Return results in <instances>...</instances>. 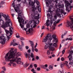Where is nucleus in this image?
Wrapping results in <instances>:
<instances>
[{"instance_id":"nucleus-1","label":"nucleus","mask_w":73,"mask_h":73,"mask_svg":"<svg viewBox=\"0 0 73 73\" xmlns=\"http://www.w3.org/2000/svg\"><path fill=\"white\" fill-rule=\"evenodd\" d=\"M14 48H11V50L10 51V53L9 55V52L7 53L6 54L5 56V60L6 61L8 62L10 61V63L11 64H12L15 61V52H14Z\"/></svg>"},{"instance_id":"nucleus-2","label":"nucleus","mask_w":73,"mask_h":73,"mask_svg":"<svg viewBox=\"0 0 73 73\" xmlns=\"http://www.w3.org/2000/svg\"><path fill=\"white\" fill-rule=\"evenodd\" d=\"M9 17L8 15H7V16L5 17V20H6V22L5 23L4 25H3L1 26L2 28H3L5 29V28H6L7 27H9V26H12V23L11 22V20L9 19Z\"/></svg>"},{"instance_id":"nucleus-3","label":"nucleus","mask_w":73,"mask_h":73,"mask_svg":"<svg viewBox=\"0 0 73 73\" xmlns=\"http://www.w3.org/2000/svg\"><path fill=\"white\" fill-rule=\"evenodd\" d=\"M69 2L70 3H72L73 1H72V0H71V1H69ZM64 3L65 4V7H66V11H67V12H70V10H69V8L70 9H72V8H73V6H70L71 5L70 3L69 2V1H67L66 0H65L64 1Z\"/></svg>"},{"instance_id":"nucleus-4","label":"nucleus","mask_w":73,"mask_h":73,"mask_svg":"<svg viewBox=\"0 0 73 73\" xmlns=\"http://www.w3.org/2000/svg\"><path fill=\"white\" fill-rule=\"evenodd\" d=\"M9 27V31L5 29L6 27H5V29L3 28L6 32V35H2V36H3V37H5V35L7 36V37H11L12 36L11 35H12V32L13 30V29L12 28V26H11V25Z\"/></svg>"},{"instance_id":"nucleus-5","label":"nucleus","mask_w":73,"mask_h":73,"mask_svg":"<svg viewBox=\"0 0 73 73\" xmlns=\"http://www.w3.org/2000/svg\"><path fill=\"white\" fill-rule=\"evenodd\" d=\"M52 16H51V17H50V19H51V20H50V28H53V29H54V30L56 29V28L54 27H56V24H57L56 23H53L54 25H52V27H51L52 24H53V21L54 20V19H52Z\"/></svg>"},{"instance_id":"nucleus-6","label":"nucleus","mask_w":73,"mask_h":73,"mask_svg":"<svg viewBox=\"0 0 73 73\" xmlns=\"http://www.w3.org/2000/svg\"><path fill=\"white\" fill-rule=\"evenodd\" d=\"M17 19L18 20L19 22L20 23V25L21 26V28H23L24 26V25L22 24H24V20L23 19V18H21L18 17L17 18ZM22 23V24H21Z\"/></svg>"},{"instance_id":"nucleus-7","label":"nucleus","mask_w":73,"mask_h":73,"mask_svg":"<svg viewBox=\"0 0 73 73\" xmlns=\"http://www.w3.org/2000/svg\"><path fill=\"white\" fill-rule=\"evenodd\" d=\"M15 62H17L18 64H21V65H23L24 63L23 62H21V58H19L18 59L16 57L15 59Z\"/></svg>"},{"instance_id":"nucleus-8","label":"nucleus","mask_w":73,"mask_h":73,"mask_svg":"<svg viewBox=\"0 0 73 73\" xmlns=\"http://www.w3.org/2000/svg\"><path fill=\"white\" fill-rule=\"evenodd\" d=\"M12 5L13 8H14L15 11L18 13V11L20 10V8H19V7H15V2H13V3L12 4Z\"/></svg>"},{"instance_id":"nucleus-9","label":"nucleus","mask_w":73,"mask_h":73,"mask_svg":"<svg viewBox=\"0 0 73 73\" xmlns=\"http://www.w3.org/2000/svg\"><path fill=\"white\" fill-rule=\"evenodd\" d=\"M53 38L54 39V40L52 41V42H55V41L56 42H58V39L57 38H56V37H50V38H49V39H50V40H52V38Z\"/></svg>"},{"instance_id":"nucleus-10","label":"nucleus","mask_w":73,"mask_h":73,"mask_svg":"<svg viewBox=\"0 0 73 73\" xmlns=\"http://www.w3.org/2000/svg\"><path fill=\"white\" fill-rule=\"evenodd\" d=\"M55 5L56 7L58 6L59 8H63L64 7V5L63 4H61L60 3H58V5L56 4Z\"/></svg>"},{"instance_id":"nucleus-11","label":"nucleus","mask_w":73,"mask_h":73,"mask_svg":"<svg viewBox=\"0 0 73 73\" xmlns=\"http://www.w3.org/2000/svg\"><path fill=\"white\" fill-rule=\"evenodd\" d=\"M1 37H0V38H1V40L0 43L1 44H4L5 42V40H6V39H5V38L2 39Z\"/></svg>"},{"instance_id":"nucleus-12","label":"nucleus","mask_w":73,"mask_h":73,"mask_svg":"<svg viewBox=\"0 0 73 73\" xmlns=\"http://www.w3.org/2000/svg\"><path fill=\"white\" fill-rule=\"evenodd\" d=\"M72 53L69 54V55L68 56V58H69L70 61H73V57L72 55Z\"/></svg>"},{"instance_id":"nucleus-13","label":"nucleus","mask_w":73,"mask_h":73,"mask_svg":"<svg viewBox=\"0 0 73 73\" xmlns=\"http://www.w3.org/2000/svg\"><path fill=\"white\" fill-rule=\"evenodd\" d=\"M15 58H16L17 57V54L18 55V56H21V53L20 52H18L17 54V49H15L14 50V51H15Z\"/></svg>"},{"instance_id":"nucleus-14","label":"nucleus","mask_w":73,"mask_h":73,"mask_svg":"<svg viewBox=\"0 0 73 73\" xmlns=\"http://www.w3.org/2000/svg\"><path fill=\"white\" fill-rule=\"evenodd\" d=\"M49 37H46L45 38H44L42 40L43 42H45L47 41L49 39Z\"/></svg>"},{"instance_id":"nucleus-15","label":"nucleus","mask_w":73,"mask_h":73,"mask_svg":"<svg viewBox=\"0 0 73 73\" xmlns=\"http://www.w3.org/2000/svg\"><path fill=\"white\" fill-rule=\"evenodd\" d=\"M49 49L50 50H52V52H53L54 50V46H50L49 48Z\"/></svg>"},{"instance_id":"nucleus-16","label":"nucleus","mask_w":73,"mask_h":73,"mask_svg":"<svg viewBox=\"0 0 73 73\" xmlns=\"http://www.w3.org/2000/svg\"><path fill=\"white\" fill-rule=\"evenodd\" d=\"M29 42L30 43L31 46V47H34V43L33 41L31 40H29Z\"/></svg>"},{"instance_id":"nucleus-17","label":"nucleus","mask_w":73,"mask_h":73,"mask_svg":"<svg viewBox=\"0 0 73 73\" xmlns=\"http://www.w3.org/2000/svg\"><path fill=\"white\" fill-rule=\"evenodd\" d=\"M29 64H30L29 63H27V62L25 64H24V67L25 68H27V67H28V66L29 65Z\"/></svg>"},{"instance_id":"nucleus-18","label":"nucleus","mask_w":73,"mask_h":73,"mask_svg":"<svg viewBox=\"0 0 73 73\" xmlns=\"http://www.w3.org/2000/svg\"><path fill=\"white\" fill-rule=\"evenodd\" d=\"M4 24V21L2 20H1V19H0V24L1 25H2V26H3V25H3Z\"/></svg>"},{"instance_id":"nucleus-19","label":"nucleus","mask_w":73,"mask_h":73,"mask_svg":"<svg viewBox=\"0 0 73 73\" xmlns=\"http://www.w3.org/2000/svg\"><path fill=\"white\" fill-rule=\"evenodd\" d=\"M13 45L14 46H16V45H18V44L17 43L15 42L13 43V42H12L11 43V45Z\"/></svg>"},{"instance_id":"nucleus-20","label":"nucleus","mask_w":73,"mask_h":73,"mask_svg":"<svg viewBox=\"0 0 73 73\" xmlns=\"http://www.w3.org/2000/svg\"><path fill=\"white\" fill-rule=\"evenodd\" d=\"M36 3V2H32V4L31 3V1H29V3L30 5H32L33 6V5H35V3Z\"/></svg>"},{"instance_id":"nucleus-21","label":"nucleus","mask_w":73,"mask_h":73,"mask_svg":"<svg viewBox=\"0 0 73 73\" xmlns=\"http://www.w3.org/2000/svg\"><path fill=\"white\" fill-rule=\"evenodd\" d=\"M40 16V15L38 14L37 16H35L34 17V19H36V20H37V19H38L39 18L38 17Z\"/></svg>"},{"instance_id":"nucleus-22","label":"nucleus","mask_w":73,"mask_h":73,"mask_svg":"<svg viewBox=\"0 0 73 73\" xmlns=\"http://www.w3.org/2000/svg\"><path fill=\"white\" fill-rule=\"evenodd\" d=\"M72 40H73V38L72 37H70V38H67L65 39L66 41H67V40H70V41H72Z\"/></svg>"},{"instance_id":"nucleus-23","label":"nucleus","mask_w":73,"mask_h":73,"mask_svg":"<svg viewBox=\"0 0 73 73\" xmlns=\"http://www.w3.org/2000/svg\"><path fill=\"white\" fill-rule=\"evenodd\" d=\"M33 28H31L29 29V30L28 31L29 32V33H32V31H33Z\"/></svg>"},{"instance_id":"nucleus-24","label":"nucleus","mask_w":73,"mask_h":73,"mask_svg":"<svg viewBox=\"0 0 73 73\" xmlns=\"http://www.w3.org/2000/svg\"><path fill=\"white\" fill-rule=\"evenodd\" d=\"M36 8H38V12H41V8H40V6H37L36 7Z\"/></svg>"},{"instance_id":"nucleus-25","label":"nucleus","mask_w":73,"mask_h":73,"mask_svg":"<svg viewBox=\"0 0 73 73\" xmlns=\"http://www.w3.org/2000/svg\"><path fill=\"white\" fill-rule=\"evenodd\" d=\"M19 49L20 50H21V51H22V50H23L22 47L20 45H19Z\"/></svg>"},{"instance_id":"nucleus-26","label":"nucleus","mask_w":73,"mask_h":73,"mask_svg":"<svg viewBox=\"0 0 73 73\" xmlns=\"http://www.w3.org/2000/svg\"><path fill=\"white\" fill-rule=\"evenodd\" d=\"M34 52H35V48H34V47H32L31 52L32 53H33Z\"/></svg>"},{"instance_id":"nucleus-27","label":"nucleus","mask_w":73,"mask_h":73,"mask_svg":"<svg viewBox=\"0 0 73 73\" xmlns=\"http://www.w3.org/2000/svg\"><path fill=\"white\" fill-rule=\"evenodd\" d=\"M52 0H45V1H47L48 3H52Z\"/></svg>"},{"instance_id":"nucleus-28","label":"nucleus","mask_w":73,"mask_h":73,"mask_svg":"<svg viewBox=\"0 0 73 73\" xmlns=\"http://www.w3.org/2000/svg\"><path fill=\"white\" fill-rule=\"evenodd\" d=\"M61 14H64V15H66V13L64 11H61Z\"/></svg>"},{"instance_id":"nucleus-29","label":"nucleus","mask_w":73,"mask_h":73,"mask_svg":"<svg viewBox=\"0 0 73 73\" xmlns=\"http://www.w3.org/2000/svg\"><path fill=\"white\" fill-rule=\"evenodd\" d=\"M66 34H67V32L66 31L65 33H64V34H63L61 35V37H63V36H65V35H66Z\"/></svg>"},{"instance_id":"nucleus-30","label":"nucleus","mask_w":73,"mask_h":73,"mask_svg":"<svg viewBox=\"0 0 73 73\" xmlns=\"http://www.w3.org/2000/svg\"><path fill=\"white\" fill-rule=\"evenodd\" d=\"M52 34L50 33L48 34L46 37H51L52 36Z\"/></svg>"},{"instance_id":"nucleus-31","label":"nucleus","mask_w":73,"mask_h":73,"mask_svg":"<svg viewBox=\"0 0 73 73\" xmlns=\"http://www.w3.org/2000/svg\"><path fill=\"white\" fill-rule=\"evenodd\" d=\"M56 15L59 18H61V14H60L59 13H56Z\"/></svg>"},{"instance_id":"nucleus-32","label":"nucleus","mask_w":73,"mask_h":73,"mask_svg":"<svg viewBox=\"0 0 73 73\" xmlns=\"http://www.w3.org/2000/svg\"><path fill=\"white\" fill-rule=\"evenodd\" d=\"M53 46L55 47H57V43H53Z\"/></svg>"},{"instance_id":"nucleus-33","label":"nucleus","mask_w":73,"mask_h":73,"mask_svg":"<svg viewBox=\"0 0 73 73\" xmlns=\"http://www.w3.org/2000/svg\"><path fill=\"white\" fill-rule=\"evenodd\" d=\"M31 17L32 18H33V20H34V17H35V14H32L31 15Z\"/></svg>"},{"instance_id":"nucleus-34","label":"nucleus","mask_w":73,"mask_h":73,"mask_svg":"<svg viewBox=\"0 0 73 73\" xmlns=\"http://www.w3.org/2000/svg\"><path fill=\"white\" fill-rule=\"evenodd\" d=\"M49 69L50 70H52V69H53V67L51 65L49 66Z\"/></svg>"},{"instance_id":"nucleus-35","label":"nucleus","mask_w":73,"mask_h":73,"mask_svg":"<svg viewBox=\"0 0 73 73\" xmlns=\"http://www.w3.org/2000/svg\"><path fill=\"white\" fill-rule=\"evenodd\" d=\"M70 62L69 63V65H72L73 64V60H72L71 61H70Z\"/></svg>"},{"instance_id":"nucleus-36","label":"nucleus","mask_w":73,"mask_h":73,"mask_svg":"<svg viewBox=\"0 0 73 73\" xmlns=\"http://www.w3.org/2000/svg\"><path fill=\"white\" fill-rule=\"evenodd\" d=\"M31 58H33V57H34V54H33V53H31Z\"/></svg>"},{"instance_id":"nucleus-37","label":"nucleus","mask_w":73,"mask_h":73,"mask_svg":"<svg viewBox=\"0 0 73 73\" xmlns=\"http://www.w3.org/2000/svg\"><path fill=\"white\" fill-rule=\"evenodd\" d=\"M41 68L42 69H45V66L44 65H42L41 66Z\"/></svg>"},{"instance_id":"nucleus-38","label":"nucleus","mask_w":73,"mask_h":73,"mask_svg":"<svg viewBox=\"0 0 73 73\" xmlns=\"http://www.w3.org/2000/svg\"><path fill=\"white\" fill-rule=\"evenodd\" d=\"M3 14L2 13H0V19H1V16H2L3 15Z\"/></svg>"},{"instance_id":"nucleus-39","label":"nucleus","mask_w":73,"mask_h":73,"mask_svg":"<svg viewBox=\"0 0 73 73\" xmlns=\"http://www.w3.org/2000/svg\"><path fill=\"white\" fill-rule=\"evenodd\" d=\"M18 11V15H21V14L22 13V12L21 11H20V10Z\"/></svg>"},{"instance_id":"nucleus-40","label":"nucleus","mask_w":73,"mask_h":73,"mask_svg":"<svg viewBox=\"0 0 73 73\" xmlns=\"http://www.w3.org/2000/svg\"><path fill=\"white\" fill-rule=\"evenodd\" d=\"M26 27L28 28H29L30 27V25L29 24V23H27V25Z\"/></svg>"},{"instance_id":"nucleus-41","label":"nucleus","mask_w":73,"mask_h":73,"mask_svg":"<svg viewBox=\"0 0 73 73\" xmlns=\"http://www.w3.org/2000/svg\"><path fill=\"white\" fill-rule=\"evenodd\" d=\"M33 21H34V25H36V24H37V22H36L35 21V20H34V19H33V20H32Z\"/></svg>"},{"instance_id":"nucleus-42","label":"nucleus","mask_w":73,"mask_h":73,"mask_svg":"<svg viewBox=\"0 0 73 73\" xmlns=\"http://www.w3.org/2000/svg\"><path fill=\"white\" fill-rule=\"evenodd\" d=\"M5 4V2L3 1H1V4H0L1 5H2V4Z\"/></svg>"},{"instance_id":"nucleus-43","label":"nucleus","mask_w":73,"mask_h":73,"mask_svg":"<svg viewBox=\"0 0 73 73\" xmlns=\"http://www.w3.org/2000/svg\"><path fill=\"white\" fill-rule=\"evenodd\" d=\"M25 57H26V58H27V57L28 56H30V54H27V53H26L25 54Z\"/></svg>"},{"instance_id":"nucleus-44","label":"nucleus","mask_w":73,"mask_h":73,"mask_svg":"<svg viewBox=\"0 0 73 73\" xmlns=\"http://www.w3.org/2000/svg\"><path fill=\"white\" fill-rule=\"evenodd\" d=\"M46 7H49V4H48V2H46Z\"/></svg>"},{"instance_id":"nucleus-45","label":"nucleus","mask_w":73,"mask_h":73,"mask_svg":"<svg viewBox=\"0 0 73 73\" xmlns=\"http://www.w3.org/2000/svg\"><path fill=\"white\" fill-rule=\"evenodd\" d=\"M2 69L4 70V71H6V69L5 68V67H3L2 68Z\"/></svg>"},{"instance_id":"nucleus-46","label":"nucleus","mask_w":73,"mask_h":73,"mask_svg":"<svg viewBox=\"0 0 73 73\" xmlns=\"http://www.w3.org/2000/svg\"><path fill=\"white\" fill-rule=\"evenodd\" d=\"M65 50H63L62 51V54H64L65 53Z\"/></svg>"},{"instance_id":"nucleus-47","label":"nucleus","mask_w":73,"mask_h":73,"mask_svg":"<svg viewBox=\"0 0 73 73\" xmlns=\"http://www.w3.org/2000/svg\"><path fill=\"white\" fill-rule=\"evenodd\" d=\"M50 50H48V51L47 52V54H50Z\"/></svg>"},{"instance_id":"nucleus-48","label":"nucleus","mask_w":73,"mask_h":73,"mask_svg":"<svg viewBox=\"0 0 73 73\" xmlns=\"http://www.w3.org/2000/svg\"><path fill=\"white\" fill-rule=\"evenodd\" d=\"M20 39L21 40H25V38L23 37H21L20 38Z\"/></svg>"},{"instance_id":"nucleus-49","label":"nucleus","mask_w":73,"mask_h":73,"mask_svg":"<svg viewBox=\"0 0 73 73\" xmlns=\"http://www.w3.org/2000/svg\"><path fill=\"white\" fill-rule=\"evenodd\" d=\"M62 23H61L60 24H59L58 25V27H61V26H62Z\"/></svg>"},{"instance_id":"nucleus-50","label":"nucleus","mask_w":73,"mask_h":73,"mask_svg":"<svg viewBox=\"0 0 73 73\" xmlns=\"http://www.w3.org/2000/svg\"><path fill=\"white\" fill-rule=\"evenodd\" d=\"M24 1L23 2V3L27 4V0H24Z\"/></svg>"},{"instance_id":"nucleus-51","label":"nucleus","mask_w":73,"mask_h":73,"mask_svg":"<svg viewBox=\"0 0 73 73\" xmlns=\"http://www.w3.org/2000/svg\"><path fill=\"white\" fill-rule=\"evenodd\" d=\"M35 52H38V49H37L36 48H35Z\"/></svg>"},{"instance_id":"nucleus-52","label":"nucleus","mask_w":73,"mask_h":73,"mask_svg":"<svg viewBox=\"0 0 73 73\" xmlns=\"http://www.w3.org/2000/svg\"><path fill=\"white\" fill-rule=\"evenodd\" d=\"M37 70H38V71H39L41 70V69H40V68L39 67H38L37 68Z\"/></svg>"},{"instance_id":"nucleus-53","label":"nucleus","mask_w":73,"mask_h":73,"mask_svg":"<svg viewBox=\"0 0 73 73\" xmlns=\"http://www.w3.org/2000/svg\"><path fill=\"white\" fill-rule=\"evenodd\" d=\"M57 10L58 12H60L61 11V10L60 9H59L58 8L57 9Z\"/></svg>"},{"instance_id":"nucleus-54","label":"nucleus","mask_w":73,"mask_h":73,"mask_svg":"<svg viewBox=\"0 0 73 73\" xmlns=\"http://www.w3.org/2000/svg\"><path fill=\"white\" fill-rule=\"evenodd\" d=\"M2 16H3V17L4 18H5L7 16V15H6L3 14V15Z\"/></svg>"},{"instance_id":"nucleus-55","label":"nucleus","mask_w":73,"mask_h":73,"mask_svg":"<svg viewBox=\"0 0 73 73\" xmlns=\"http://www.w3.org/2000/svg\"><path fill=\"white\" fill-rule=\"evenodd\" d=\"M61 61H64V58L63 57H62L61 58Z\"/></svg>"},{"instance_id":"nucleus-56","label":"nucleus","mask_w":73,"mask_h":73,"mask_svg":"<svg viewBox=\"0 0 73 73\" xmlns=\"http://www.w3.org/2000/svg\"><path fill=\"white\" fill-rule=\"evenodd\" d=\"M32 21H33V19H32V20L30 21H29L30 25L31 24V23H32Z\"/></svg>"},{"instance_id":"nucleus-57","label":"nucleus","mask_w":73,"mask_h":73,"mask_svg":"<svg viewBox=\"0 0 73 73\" xmlns=\"http://www.w3.org/2000/svg\"><path fill=\"white\" fill-rule=\"evenodd\" d=\"M25 48L26 49H27V50H28V49H29V46H25Z\"/></svg>"},{"instance_id":"nucleus-58","label":"nucleus","mask_w":73,"mask_h":73,"mask_svg":"<svg viewBox=\"0 0 73 73\" xmlns=\"http://www.w3.org/2000/svg\"><path fill=\"white\" fill-rule=\"evenodd\" d=\"M18 17H19V18H21V19H23V18H21V15H18V16L17 18H17H18Z\"/></svg>"},{"instance_id":"nucleus-59","label":"nucleus","mask_w":73,"mask_h":73,"mask_svg":"<svg viewBox=\"0 0 73 73\" xmlns=\"http://www.w3.org/2000/svg\"><path fill=\"white\" fill-rule=\"evenodd\" d=\"M16 37H20V35L18 33H17Z\"/></svg>"},{"instance_id":"nucleus-60","label":"nucleus","mask_w":73,"mask_h":73,"mask_svg":"<svg viewBox=\"0 0 73 73\" xmlns=\"http://www.w3.org/2000/svg\"><path fill=\"white\" fill-rule=\"evenodd\" d=\"M52 37H57V36H56V34H54L52 35Z\"/></svg>"},{"instance_id":"nucleus-61","label":"nucleus","mask_w":73,"mask_h":73,"mask_svg":"<svg viewBox=\"0 0 73 73\" xmlns=\"http://www.w3.org/2000/svg\"><path fill=\"white\" fill-rule=\"evenodd\" d=\"M21 43H22V46H24V43L23 42V41H21Z\"/></svg>"},{"instance_id":"nucleus-62","label":"nucleus","mask_w":73,"mask_h":73,"mask_svg":"<svg viewBox=\"0 0 73 73\" xmlns=\"http://www.w3.org/2000/svg\"><path fill=\"white\" fill-rule=\"evenodd\" d=\"M36 22L37 24H38L39 23V20H36Z\"/></svg>"},{"instance_id":"nucleus-63","label":"nucleus","mask_w":73,"mask_h":73,"mask_svg":"<svg viewBox=\"0 0 73 73\" xmlns=\"http://www.w3.org/2000/svg\"><path fill=\"white\" fill-rule=\"evenodd\" d=\"M34 66L35 68H37V66L36 64H34Z\"/></svg>"},{"instance_id":"nucleus-64","label":"nucleus","mask_w":73,"mask_h":73,"mask_svg":"<svg viewBox=\"0 0 73 73\" xmlns=\"http://www.w3.org/2000/svg\"><path fill=\"white\" fill-rule=\"evenodd\" d=\"M48 48V46L45 45L44 46V49H46Z\"/></svg>"}]
</instances>
